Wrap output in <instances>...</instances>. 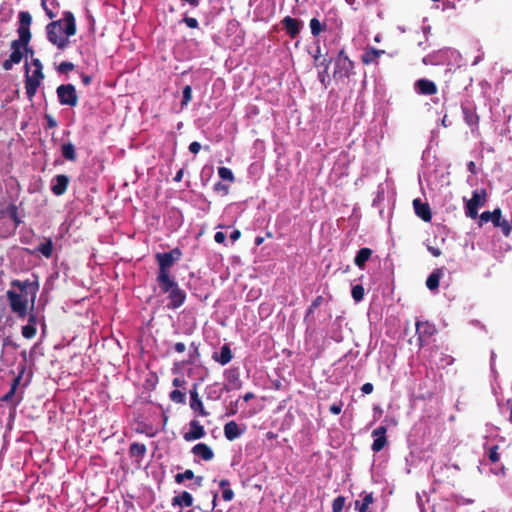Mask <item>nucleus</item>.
<instances>
[{
  "instance_id": "1",
  "label": "nucleus",
  "mask_w": 512,
  "mask_h": 512,
  "mask_svg": "<svg viewBox=\"0 0 512 512\" xmlns=\"http://www.w3.org/2000/svg\"><path fill=\"white\" fill-rule=\"evenodd\" d=\"M76 33V20L71 11H64L62 19L52 21L46 26L48 41L59 50H65L70 44L69 38Z\"/></svg>"
},
{
  "instance_id": "2",
  "label": "nucleus",
  "mask_w": 512,
  "mask_h": 512,
  "mask_svg": "<svg viewBox=\"0 0 512 512\" xmlns=\"http://www.w3.org/2000/svg\"><path fill=\"white\" fill-rule=\"evenodd\" d=\"M19 25L17 28L18 39L13 40L10 44L11 54L8 59L2 63V68L5 71L12 69L14 64H19L23 59L22 47L30 43L32 34L30 25L32 23V16L28 11H21L18 15Z\"/></svg>"
},
{
  "instance_id": "3",
  "label": "nucleus",
  "mask_w": 512,
  "mask_h": 512,
  "mask_svg": "<svg viewBox=\"0 0 512 512\" xmlns=\"http://www.w3.org/2000/svg\"><path fill=\"white\" fill-rule=\"evenodd\" d=\"M158 286L162 294H167L168 309L176 310L185 303L187 294L174 278L158 282Z\"/></svg>"
},
{
  "instance_id": "4",
  "label": "nucleus",
  "mask_w": 512,
  "mask_h": 512,
  "mask_svg": "<svg viewBox=\"0 0 512 512\" xmlns=\"http://www.w3.org/2000/svg\"><path fill=\"white\" fill-rule=\"evenodd\" d=\"M181 255L182 252L180 251L179 248H175L169 252H159L155 254V259L159 267L156 277L157 283L174 278L171 275V268L173 267L175 262L180 259Z\"/></svg>"
},
{
  "instance_id": "5",
  "label": "nucleus",
  "mask_w": 512,
  "mask_h": 512,
  "mask_svg": "<svg viewBox=\"0 0 512 512\" xmlns=\"http://www.w3.org/2000/svg\"><path fill=\"white\" fill-rule=\"evenodd\" d=\"M333 63V78L336 82L345 83L347 79L355 74V63L349 58L344 48L338 51L336 57L333 59Z\"/></svg>"
},
{
  "instance_id": "6",
  "label": "nucleus",
  "mask_w": 512,
  "mask_h": 512,
  "mask_svg": "<svg viewBox=\"0 0 512 512\" xmlns=\"http://www.w3.org/2000/svg\"><path fill=\"white\" fill-rule=\"evenodd\" d=\"M487 201V191L485 189L475 190L471 199L466 202L465 214L468 218L476 219L478 217V209L483 207Z\"/></svg>"
},
{
  "instance_id": "7",
  "label": "nucleus",
  "mask_w": 512,
  "mask_h": 512,
  "mask_svg": "<svg viewBox=\"0 0 512 512\" xmlns=\"http://www.w3.org/2000/svg\"><path fill=\"white\" fill-rule=\"evenodd\" d=\"M45 78L43 71H33V73L29 74V66L25 65V90L27 98L32 101L34 96L36 95L37 89L39 88L41 82Z\"/></svg>"
},
{
  "instance_id": "8",
  "label": "nucleus",
  "mask_w": 512,
  "mask_h": 512,
  "mask_svg": "<svg viewBox=\"0 0 512 512\" xmlns=\"http://www.w3.org/2000/svg\"><path fill=\"white\" fill-rule=\"evenodd\" d=\"M7 299L9 300L10 309L19 318H24L27 315L28 300L13 290L6 292Z\"/></svg>"
},
{
  "instance_id": "9",
  "label": "nucleus",
  "mask_w": 512,
  "mask_h": 512,
  "mask_svg": "<svg viewBox=\"0 0 512 512\" xmlns=\"http://www.w3.org/2000/svg\"><path fill=\"white\" fill-rule=\"evenodd\" d=\"M58 101L61 105L75 107L78 104V96L73 84H61L56 89Z\"/></svg>"
},
{
  "instance_id": "10",
  "label": "nucleus",
  "mask_w": 512,
  "mask_h": 512,
  "mask_svg": "<svg viewBox=\"0 0 512 512\" xmlns=\"http://www.w3.org/2000/svg\"><path fill=\"white\" fill-rule=\"evenodd\" d=\"M435 325L428 321L416 322V335L419 347L428 343L429 339L435 334Z\"/></svg>"
},
{
  "instance_id": "11",
  "label": "nucleus",
  "mask_w": 512,
  "mask_h": 512,
  "mask_svg": "<svg viewBox=\"0 0 512 512\" xmlns=\"http://www.w3.org/2000/svg\"><path fill=\"white\" fill-rule=\"evenodd\" d=\"M461 109L465 123L470 127L471 131L474 132L478 129L480 121L475 105L471 102H465L461 104Z\"/></svg>"
},
{
  "instance_id": "12",
  "label": "nucleus",
  "mask_w": 512,
  "mask_h": 512,
  "mask_svg": "<svg viewBox=\"0 0 512 512\" xmlns=\"http://www.w3.org/2000/svg\"><path fill=\"white\" fill-rule=\"evenodd\" d=\"M11 285L18 288L22 293H25L26 296L31 294V304L32 307L34 306L36 294L39 289L37 282H31L30 280L21 281L16 279L11 282Z\"/></svg>"
},
{
  "instance_id": "13",
  "label": "nucleus",
  "mask_w": 512,
  "mask_h": 512,
  "mask_svg": "<svg viewBox=\"0 0 512 512\" xmlns=\"http://www.w3.org/2000/svg\"><path fill=\"white\" fill-rule=\"evenodd\" d=\"M386 433V426H379L372 431V437L374 438V441L372 443L371 449L373 452H380L387 445L388 441Z\"/></svg>"
},
{
  "instance_id": "14",
  "label": "nucleus",
  "mask_w": 512,
  "mask_h": 512,
  "mask_svg": "<svg viewBox=\"0 0 512 512\" xmlns=\"http://www.w3.org/2000/svg\"><path fill=\"white\" fill-rule=\"evenodd\" d=\"M492 225L495 228H499L504 237H510L512 233V222L503 217L502 210L499 207L496 208V214L493 218Z\"/></svg>"
},
{
  "instance_id": "15",
  "label": "nucleus",
  "mask_w": 512,
  "mask_h": 512,
  "mask_svg": "<svg viewBox=\"0 0 512 512\" xmlns=\"http://www.w3.org/2000/svg\"><path fill=\"white\" fill-rule=\"evenodd\" d=\"M281 24L286 34L289 35V37L292 39L299 35L302 27V22L291 16L284 17L281 21Z\"/></svg>"
},
{
  "instance_id": "16",
  "label": "nucleus",
  "mask_w": 512,
  "mask_h": 512,
  "mask_svg": "<svg viewBox=\"0 0 512 512\" xmlns=\"http://www.w3.org/2000/svg\"><path fill=\"white\" fill-rule=\"evenodd\" d=\"M190 394V408L197 412L200 416L206 417L209 415V412L205 410L203 403L199 397L197 384L193 385V388L189 391Z\"/></svg>"
},
{
  "instance_id": "17",
  "label": "nucleus",
  "mask_w": 512,
  "mask_h": 512,
  "mask_svg": "<svg viewBox=\"0 0 512 512\" xmlns=\"http://www.w3.org/2000/svg\"><path fill=\"white\" fill-rule=\"evenodd\" d=\"M414 212L424 222H430L432 219V211L428 203L422 202L420 198L413 200Z\"/></svg>"
},
{
  "instance_id": "18",
  "label": "nucleus",
  "mask_w": 512,
  "mask_h": 512,
  "mask_svg": "<svg viewBox=\"0 0 512 512\" xmlns=\"http://www.w3.org/2000/svg\"><path fill=\"white\" fill-rule=\"evenodd\" d=\"M189 426L190 430L184 433L183 435L184 440H186L187 442L198 440L205 436L204 427L200 424L198 420H191Z\"/></svg>"
},
{
  "instance_id": "19",
  "label": "nucleus",
  "mask_w": 512,
  "mask_h": 512,
  "mask_svg": "<svg viewBox=\"0 0 512 512\" xmlns=\"http://www.w3.org/2000/svg\"><path fill=\"white\" fill-rule=\"evenodd\" d=\"M69 177L64 174H58L53 178V184L51 186V191L56 196L63 195L68 188L69 185Z\"/></svg>"
},
{
  "instance_id": "20",
  "label": "nucleus",
  "mask_w": 512,
  "mask_h": 512,
  "mask_svg": "<svg viewBox=\"0 0 512 512\" xmlns=\"http://www.w3.org/2000/svg\"><path fill=\"white\" fill-rule=\"evenodd\" d=\"M415 89L421 95H434L438 89L436 84L426 78H421L415 82Z\"/></svg>"
},
{
  "instance_id": "21",
  "label": "nucleus",
  "mask_w": 512,
  "mask_h": 512,
  "mask_svg": "<svg viewBox=\"0 0 512 512\" xmlns=\"http://www.w3.org/2000/svg\"><path fill=\"white\" fill-rule=\"evenodd\" d=\"M385 54L384 50L370 47L365 49L361 55V61L364 65L378 64V59Z\"/></svg>"
},
{
  "instance_id": "22",
  "label": "nucleus",
  "mask_w": 512,
  "mask_h": 512,
  "mask_svg": "<svg viewBox=\"0 0 512 512\" xmlns=\"http://www.w3.org/2000/svg\"><path fill=\"white\" fill-rule=\"evenodd\" d=\"M192 453L205 461H210L214 458V452L210 446L205 443H198L192 448Z\"/></svg>"
},
{
  "instance_id": "23",
  "label": "nucleus",
  "mask_w": 512,
  "mask_h": 512,
  "mask_svg": "<svg viewBox=\"0 0 512 512\" xmlns=\"http://www.w3.org/2000/svg\"><path fill=\"white\" fill-rule=\"evenodd\" d=\"M232 358L233 354L228 344H224L221 347L220 353L214 352L212 355V359L221 365L228 364L232 360Z\"/></svg>"
},
{
  "instance_id": "24",
  "label": "nucleus",
  "mask_w": 512,
  "mask_h": 512,
  "mask_svg": "<svg viewBox=\"0 0 512 512\" xmlns=\"http://www.w3.org/2000/svg\"><path fill=\"white\" fill-rule=\"evenodd\" d=\"M194 498L191 493L183 491L181 494L172 498L171 504L173 507H192Z\"/></svg>"
},
{
  "instance_id": "25",
  "label": "nucleus",
  "mask_w": 512,
  "mask_h": 512,
  "mask_svg": "<svg viewBox=\"0 0 512 512\" xmlns=\"http://www.w3.org/2000/svg\"><path fill=\"white\" fill-rule=\"evenodd\" d=\"M242 434L238 424L235 421H230L224 426V435L227 440L233 441Z\"/></svg>"
},
{
  "instance_id": "26",
  "label": "nucleus",
  "mask_w": 512,
  "mask_h": 512,
  "mask_svg": "<svg viewBox=\"0 0 512 512\" xmlns=\"http://www.w3.org/2000/svg\"><path fill=\"white\" fill-rule=\"evenodd\" d=\"M9 348L16 351L19 348V345L16 342H14L10 336H7L2 341V352L0 355L1 362L6 365L11 362L8 358H6V355H5L6 351Z\"/></svg>"
},
{
  "instance_id": "27",
  "label": "nucleus",
  "mask_w": 512,
  "mask_h": 512,
  "mask_svg": "<svg viewBox=\"0 0 512 512\" xmlns=\"http://www.w3.org/2000/svg\"><path fill=\"white\" fill-rule=\"evenodd\" d=\"M30 254L41 253L45 258H50L53 254V242L51 238H45V242L41 243L33 251H29Z\"/></svg>"
},
{
  "instance_id": "28",
  "label": "nucleus",
  "mask_w": 512,
  "mask_h": 512,
  "mask_svg": "<svg viewBox=\"0 0 512 512\" xmlns=\"http://www.w3.org/2000/svg\"><path fill=\"white\" fill-rule=\"evenodd\" d=\"M371 255L372 250L370 248H361L354 258L355 265L358 266L359 268H364L365 263L370 259Z\"/></svg>"
},
{
  "instance_id": "29",
  "label": "nucleus",
  "mask_w": 512,
  "mask_h": 512,
  "mask_svg": "<svg viewBox=\"0 0 512 512\" xmlns=\"http://www.w3.org/2000/svg\"><path fill=\"white\" fill-rule=\"evenodd\" d=\"M443 272L441 269H435L427 278L426 286L429 290H436L439 287L440 278Z\"/></svg>"
},
{
  "instance_id": "30",
  "label": "nucleus",
  "mask_w": 512,
  "mask_h": 512,
  "mask_svg": "<svg viewBox=\"0 0 512 512\" xmlns=\"http://www.w3.org/2000/svg\"><path fill=\"white\" fill-rule=\"evenodd\" d=\"M147 448L145 444L134 442L130 445L129 454L133 458H137L138 460H142L145 456Z\"/></svg>"
},
{
  "instance_id": "31",
  "label": "nucleus",
  "mask_w": 512,
  "mask_h": 512,
  "mask_svg": "<svg viewBox=\"0 0 512 512\" xmlns=\"http://www.w3.org/2000/svg\"><path fill=\"white\" fill-rule=\"evenodd\" d=\"M374 502L372 493H366L363 495L362 501H355V509L359 512H368L369 505Z\"/></svg>"
},
{
  "instance_id": "32",
  "label": "nucleus",
  "mask_w": 512,
  "mask_h": 512,
  "mask_svg": "<svg viewBox=\"0 0 512 512\" xmlns=\"http://www.w3.org/2000/svg\"><path fill=\"white\" fill-rule=\"evenodd\" d=\"M310 29H311V34L314 36V37H317L319 36L322 32L326 31L327 30V24L326 22H321L319 19L317 18H312L310 20Z\"/></svg>"
},
{
  "instance_id": "33",
  "label": "nucleus",
  "mask_w": 512,
  "mask_h": 512,
  "mask_svg": "<svg viewBox=\"0 0 512 512\" xmlns=\"http://www.w3.org/2000/svg\"><path fill=\"white\" fill-rule=\"evenodd\" d=\"M62 156L68 160L74 162L76 160L75 146L71 143H64L61 147Z\"/></svg>"
},
{
  "instance_id": "34",
  "label": "nucleus",
  "mask_w": 512,
  "mask_h": 512,
  "mask_svg": "<svg viewBox=\"0 0 512 512\" xmlns=\"http://www.w3.org/2000/svg\"><path fill=\"white\" fill-rule=\"evenodd\" d=\"M227 380L231 389H239L241 387L239 372L236 369H231L228 371Z\"/></svg>"
},
{
  "instance_id": "35",
  "label": "nucleus",
  "mask_w": 512,
  "mask_h": 512,
  "mask_svg": "<svg viewBox=\"0 0 512 512\" xmlns=\"http://www.w3.org/2000/svg\"><path fill=\"white\" fill-rule=\"evenodd\" d=\"M169 398L172 402L177 404H185L186 402V394L179 389L171 391Z\"/></svg>"
},
{
  "instance_id": "36",
  "label": "nucleus",
  "mask_w": 512,
  "mask_h": 512,
  "mask_svg": "<svg viewBox=\"0 0 512 512\" xmlns=\"http://www.w3.org/2000/svg\"><path fill=\"white\" fill-rule=\"evenodd\" d=\"M193 478H195V475L190 469H187L183 473H177L174 477L177 484H182L185 480H192Z\"/></svg>"
},
{
  "instance_id": "37",
  "label": "nucleus",
  "mask_w": 512,
  "mask_h": 512,
  "mask_svg": "<svg viewBox=\"0 0 512 512\" xmlns=\"http://www.w3.org/2000/svg\"><path fill=\"white\" fill-rule=\"evenodd\" d=\"M218 175L221 179L229 182H234L235 180L233 172L229 168L224 166L218 168Z\"/></svg>"
},
{
  "instance_id": "38",
  "label": "nucleus",
  "mask_w": 512,
  "mask_h": 512,
  "mask_svg": "<svg viewBox=\"0 0 512 512\" xmlns=\"http://www.w3.org/2000/svg\"><path fill=\"white\" fill-rule=\"evenodd\" d=\"M7 214L9 215V217L13 220V222L15 223V226L17 227L20 223H21V220L20 218L18 217V207L15 205V204H10L8 207H7Z\"/></svg>"
},
{
  "instance_id": "39",
  "label": "nucleus",
  "mask_w": 512,
  "mask_h": 512,
  "mask_svg": "<svg viewBox=\"0 0 512 512\" xmlns=\"http://www.w3.org/2000/svg\"><path fill=\"white\" fill-rule=\"evenodd\" d=\"M496 214V208L493 211H484L479 216V226H482L484 223L493 221V218Z\"/></svg>"
},
{
  "instance_id": "40",
  "label": "nucleus",
  "mask_w": 512,
  "mask_h": 512,
  "mask_svg": "<svg viewBox=\"0 0 512 512\" xmlns=\"http://www.w3.org/2000/svg\"><path fill=\"white\" fill-rule=\"evenodd\" d=\"M211 503L210 504H207V505H203V508L200 507V506H196L195 508L196 509H199L203 512H212L215 507H216V501H217V498H218V493L217 492H211Z\"/></svg>"
},
{
  "instance_id": "41",
  "label": "nucleus",
  "mask_w": 512,
  "mask_h": 512,
  "mask_svg": "<svg viewBox=\"0 0 512 512\" xmlns=\"http://www.w3.org/2000/svg\"><path fill=\"white\" fill-rule=\"evenodd\" d=\"M364 288L362 285H355L352 287L351 295L356 302H360L364 298Z\"/></svg>"
},
{
  "instance_id": "42",
  "label": "nucleus",
  "mask_w": 512,
  "mask_h": 512,
  "mask_svg": "<svg viewBox=\"0 0 512 512\" xmlns=\"http://www.w3.org/2000/svg\"><path fill=\"white\" fill-rule=\"evenodd\" d=\"M345 502L346 498L344 496H337L332 502V512H342Z\"/></svg>"
},
{
  "instance_id": "43",
  "label": "nucleus",
  "mask_w": 512,
  "mask_h": 512,
  "mask_svg": "<svg viewBox=\"0 0 512 512\" xmlns=\"http://www.w3.org/2000/svg\"><path fill=\"white\" fill-rule=\"evenodd\" d=\"M36 332V327L31 324L22 327V335L26 339H32L36 335Z\"/></svg>"
},
{
  "instance_id": "44",
  "label": "nucleus",
  "mask_w": 512,
  "mask_h": 512,
  "mask_svg": "<svg viewBox=\"0 0 512 512\" xmlns=\"http://www.w3.org/2000/svg\"><path fill=\"white\" fill-rule=\"evenodd\" d=\"M75 68L74 64L72 62H69V61H63L59 64V66L57 67V71L59 73H63V74H67L71 71H73Z\"/></svg>"
},
{
  "instance_id": "45",
  "label": "nucleus",
  "mask_w": 512,
  "mask_h": 512,
  "mask_svg": "<svg viewBox=\"0 0 512 512\" xmlns=\"http://www.w3.org/2000/svg\"><path fill=\"white\" fill-rule=\"evenodd\" d=\"M499 447L498 445H493L488 449V458L492 463H496L500 459V455L498 453Z\"/></svg>"
},
{
  "instance_id": "46",
  "label": "nucleus",
  "mask_w": 512,
  "mask_h": 512,
  "mask_svg": "<svg viewBox=\"0 0 512 512\" xmlns=\"http://www.w3.org/2000/svg\"><path fill=\"white\" fill-rule=\"evenodd\" d=\"M192 99V88L190 85H186L184 88H183V98H182V101H181V106L184 107L186 106Z\"/></svg>"
},
{
  "instance_id": "47",
  "label": "nucleus",
  "mask_w": 512,
  "mask_h": 512,
  "mask_svg": "<svg viewBox=\"0 0 512 512\" xmlns=\"http://www.w3.org/2000/svg\"><path fill=\"white\" fill-rule=\"evenodd\" d=\"M24 372H25V366H22V367H21V369H20V372H19L18 376H17V377H15V378L13 379L12 383H11V386H10V388H11V389L17 390V388L19 387L20 382H21V380H22V377H23V375H24Z\"/></svg>"
},
{
  "instance_id": "48",
  "label": "nucleus",
  "mask_w": 512,
  "mask_h": 512,
  "mask_svg": "<svg viewBox=\"0 0 512 512\" xmlns=\"http://www.w3.org/2000/svg\"><path fill=\"white\" fill-rule=\"evenodd\" d=\"M46 125L45 129H52L57 126V121L54 119V117L50 114L45 115Z\"/></svg>"
},
{
  "instance_id": "49",
  "label": "nucleus",
  "mask_w": 512,
  "mask_h": 512,
  "mask_svg": "<svg viewBox=\"0 0 512 512\" xmlns=\"http://www.w3.org/2000/svg\"><path fill=\"white\" fill-rule=\"evenodd\" d=\"M328 70H322V71H319L318 72V80L320 81V83L324 86V87H327V84H328Z\"/></svg>"
},
{
  "instance_id": "50",
  "label": "nucleus",
  "mask_w": 512,
  "mask_h": 512,
  "mask_svg": "<svg viewBox=\"0 0 512 512\" xmlns=\"http://www.w3.org/2000/svg\"><path fill=\"white\" fill-rule=\"evenodd\" d=\"M184 23L192 29L198 28V21L196 18L185 16L183 19Z\"/></svg>"
},
{
  "instance_id": "51",
  "label": "nucleus",
  "mask_w": 512,
  "mask_h": 512,
  "mask_svg": "<svg viewBox=\"0 0 512 512\" xmlns=\"http://www.w3.org/2000/svg\"><path fill=\"white\" fill-rule=\"evenodd\" d=\"M222 498L224 501L229 502L234 498V492L231 488H225L222 491Z\"/></svg>"
},
{
  "instance_id": "52",
  "label": "nucleus",
  "mask_w": 512,
  "mask_h": 512,
  "mask_svg": "<svg viewBox=\"0 0 512 512\" xmlns=\"http://www.w3.org/2000/svg\"><path fill=\"white\" fill-rule=\"evenodd\" d=\"M342 407H343V403L342 402H339V403H334L330 406L329 408V411L334 414V415H338L341 413L342 411Z\"/></svg>"
},
{
  "instance_id": "53",
  "label": "nucleus",
  "mask_w": 512,
  "mask_h": 512,
  "mask_svg": "<svg viewBox=\"0 0 512 512\" xmlns=\"http://www.w3.org/2000/svg\"><path fill=\"white\" fill-rule=\"evenodd\" d=\"M46 2H47V0H42V1H41V6H42V8L44 9V11H45L46 15H47L50 19H53L56 15H55V13H54L51 9H49V8L47 7Z\"/></svg>"
},
{
  "instance_id": "54",
  "label": "nucleus",
  "mask_w": 512,
  "mask_h": 512,
  "mask_svg": "<svg viewBox=\"0 0 512 512\" xmlns=\"http://www.w3.org/2000/svg\"><path fill=\"white\" fill-rule=\"evenodd\" d=\"M201 150V144L197 141L190 143L189 151L193 154H197Z\"/></svg>"
},
{
  "instance_id": "55",
  "label": "nucleus",
  "mask_w": 512,
  "mask_h": 512,
  "mask_svg": "<svg viewBox=\"0 0 512 512\" xmlns=\"http://www.w3.org/2000/svg\"><path fill=\"white\" fill-rule=\"evenodd\" d=\"M225 239H226V235L221 231L216 232L214 235V240L219 244L224 243Z\"/></svg>"
},
{
  "instance_id": "56",
  "label": "nucleus",
  "mask_w": 512,
  "mask_h": 512,
  "mask_svg": "<svg viewBox=\"0 0 512 512\" xmlns=\"http://www.w3.org/2000/svg\"><path fill=\"white\" fill-rule=\"evenodd\" d=\"M373 389H374L373 384H372V383H369V382H367V383L363 384V385H362V387H361V391H362L364 394H370V393H372V392H373Z\"/></svg>"
},
{
  "instance_id": "57",
  "label": "nucleus",
  "mask_w": 512,
  "mask_h": 512,
  "mask_svg": "<svg viewBox=\"0 0 512 512\" xmlns=\"http://www.w3.org/2000/svg\"><path fill=\"white\" fill-rule=\"evenodd\" d=\"M16 390L9 389V391L2 397V401L9 402L15 396Z\"/></svg>"
},
{
  "instance_id": "58",
  "label": "nucleus",
  "mask_w": 512,
  "mask_h": 512,
  "mask_svg": "<svg viewBox=\"0 0 512 512\" xmlns=\"http://www.w3.org/2000/svg\"><path fill=\"white\" fill-rule=\"evenodd\" d=\"M331 62H332V59L325 57L322 60H320L318 62V64H319V66H322L324 70H328Z\"/></svg>"
},
{
  "instance_id": "59",
  "label": "nucleus",
  "mask_w": 512,
  "mask_h": 512,
  "mask_svg": "<svg viewBox=\"0 0 512 512\" xmlns=\"http://www.w3.org/2000/svg\"><path fill=\"white\" fill-rule=\"evenodd\" d=\"M186 383L185 379L183 377H177V378H174L173 381H172V385L174 387H182L184 386Z\"/></svg>"
},
{
  "instance_id": "60",
  "label": "nucleus",
  "mask_w": 512,
  "mask_h": 512,
  "mask_svg": "<svg viewBox=\"0 0 512 512\" xmlns=\"http://www.w3.org/2000/svg\"><path fill=\"white\" fill-rule=\"evenodd\" d=\"M31 63L35 67L34 71H43L42 63L38 58L32 59Z\"/></svg>"
},
{
  "instance_id": "61",
  "label": "nucleus",
  "mask_w": 512,
  "mask_h": 512,
  "mask_svg": "<svg viewBox=\"0 0 512 512\" xmlns=\"http://www.w3.org/2000/svg\"><path fill=\"white\" fill-rule=\"evenodd\" d=\"M427 249L434 257H439L442 254L441 250L437 247L427 246Z\"/></svg>"
},
{
  "instance_id": "62",
  "label": "nucleus",
  "mask_w": 512,
  "mask_h": 512,
  "mask_svg": "<svg viewBox=\"0 0 512 512\" xmlns=\"http://www.w3.org/2000/svg\"><path fill=\"white\" fill-rule=\"evenodd\" d=\"M320 58H321V49L320 47L318 46L316 51H315V54L313 55V59H314V65L316 67H319V64L318 62L320 61Z\"/></svg>"
},
{
  "instance_id": "63",
  "label": "nucleus",
  "mask_w": 512,
  "mask_h": 512,
  "mask_svg": "<svg viewBox=\"0 0 512 512\" xmlns=\"http://www.w3.org/2000/svg\"><path fill=\"white\" fill-rule=\"evenodd\" d=\"M323 302L322 296H317L311 303L312 309H317Z\"/></svg>"
},
{
  "instance_id": "64",
  "label": "nucleus",
  "mask_w": 512,
  "mask_h": 512,
  "mask_svg": "<svg viewBox=\"0 0 512 512\" xmlns=\"http://www.w3.org/2000/svg\"><path fill=\"white\" fill-rule=\"evenodd\" d=\"M174 350L177 352V353H183L185 352L186 350V346L184 343L182 342H177L175 345H174Z\"/></svg>"
}]
</instances>
